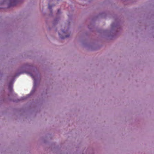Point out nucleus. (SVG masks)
<instances>
[{
  "label": "nucleus",
  "mask_w": 154,
  "mask_h": 154,
  "mask_svg": "<svg viewBox=\"0 0 154 154\" xmlns=\"http://www.w3.org/2000/svg\"><path fill=\"white\" fill-rule=\"evenodd\" d=\"M59 35H60V37L62 39H64V38H65L68 37L69 36V35H66L65 37H63V36L62 37V36H60V33H59Z\"/></svg>",
  "instance_id": "1"
},
{
  "label": "nucleus",
  "mask_w": 154,
  "mask_h": 154,
  "mask_svg": "<svg viewBox=\"0 0 154 154\" xmlns=\"http://www.w3.org/2000/svg\"><path fill=\"white\" fill-rule=\"evenodd\" d=\"M48 7L49 9H51V6L49 5Z\"/></svg>",
  "instance_id": "2"
},
{
  "label": "nucleus",
  "mask_w": 154,
  "mask_h": 154,
  "mask_svg": "<svg viewBox=\"0 0 154 154\" xmlns=\"http://www.w3.org/2000/svg\"><path fill=\"white\" fill-rule=\"evenodd\" d=\"M62 32H63V33H65L66 32H65V31H64V30H63L62 31Z\"/></svg>",
  "instance_id": "3"
},
{
  "label": "nucleus",
  "mask_w": 154,
  "mask_h": 154,
  "mask_svg": "<svg viewBox=\"0 0 154 154\" xmlns=\"http://www.w3.org/2000/svg\"><path fill=\"white\" fill-rule=\"evenodd\" d=\"M60 10H59H59H58V13H60Z\"/></svg>",
  "instance_id": "4"
},
{
  "label": "nucleus",
  "mask_w": 154,
  "mask_h": 154,
  "mask_svg": "<svg viewBox=\"0 0 154 154\" xmlns=\"http://www.w3.org/2000/svg\"><path fill=\"white\" fill-rule=\"evenodd\" d=\"M15 5V4H13V5H12V6H14Z\"/></svg>",
  "instance_id": "5"
},
{
  "label": "nucleus",
  "mask_w": 154,
  "mask_h": 154,
  "mask_svg": "<svg viewBox=\"0 0 154 154\" xmlns=\"http://www.w3.org/2000/svg\"><path fill=\"white\" fill-rule=\"evenodd\" d=\"M31 76H32V75H31Z\"/></svg>",
  "instance_id": "6"
}]
</instances>
